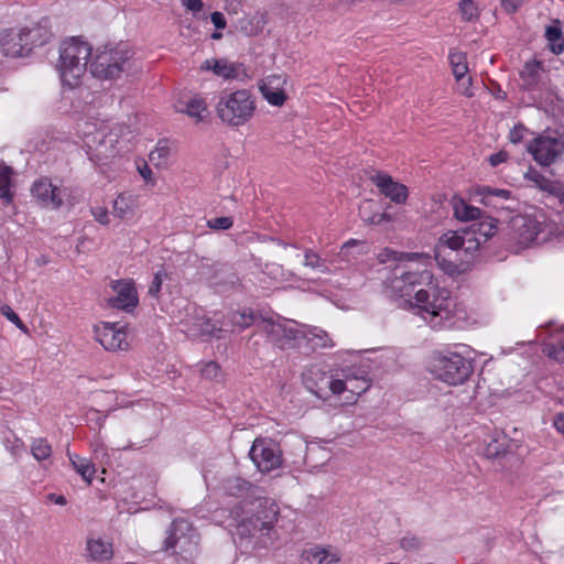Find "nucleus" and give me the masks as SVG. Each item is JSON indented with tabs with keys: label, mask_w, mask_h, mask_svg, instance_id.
Wrapping results in <instances>:
<instances>
[{
	"label": "nucleus",
	"mask_w": 564,
	"mask_h": 564,
	"mask_svg": "<svg viewBox=\"0 0 564 564\" xmlns=\"http://www.w3.org/2000/svg\"><path fill=\"white\" fill-rule=\"evenodd\" d=\"M200 70H235L232 66H229L225 61H209L206 59L202 66Z\"/></svg>",
	"instance_id": "nucleus-52"
},
{
	"label": "nucleus",
	"mask_w": 564,
	"mask_h": 564,
	"mask_svg": "<svg viewBox=\"0 0 564 564\" xmlns=\"http://www.w3.org/2000/svg\"><path fill=\"white\" fill-rule=\"evenodd\" d=\"M3 445H4L6 449L8 452H10V454L12 456H14L15 458L20 457L25 451V445H24L23 441L18 437H13L12 440L7 437L3 441Z\"/></svg>",
	"instance_id": "nucleus-46"
},
{
	"label": "nucleus",
	"mask_w": 564,
	"mask_h": 564,
	"mask_svg": "<svg viewBox=\"0 0 564 564\" xmlns=\"http://www.w3.org/2000/svg\"><path fill=\"white\" fill-rule=\"evenodd\" d=\"M335 346L334 340L329 334L317 326L301 325V348L303 347L307 351H316L319 349L333 348Z\"/></svg>",
	"instance_id": "nucleus-19"
},
{
	"label": "nucleus",
	"mask_w": 564,
	"mask_h": 564,
	"mask_svg": "<svg viewBox=\"0 0 564 564\" xmlns=\"http://www.w3.org/2000/svg\"><path fill=\"white\" fill-rule=\"evenodd\" d=\"M452 204L454 216L460 221H476L484 214L480 208L469 205L462 198H454Z\"/></svg>",
	"instance_id": "nucleus-29"
},
{
	"label": "nucleus",
	"mask_w": 564,
	"mask_h": 564,
	"mask_svg": "<svg viewBox=\"0 0 564 564\" xmlns=\"http://www.w3.org/2000/svg\"><path fill=\"white\" fill-rule=\"evenodd\" d=\"M456 80V89L459 94L471 97L475 94L473 77L470 73H454Z\"/></svg>",
	"instance_id": "nucleus-40"
},
{
	"label": "nucleus",
	"mask_w": 564,
	"mask_h": 564,
	"mask_svg": "<svg viewBox=\"0 0 564 564\" xmlns=\"http://www.w3.org/2000/svg\"><path fill=\"white\" fill-rule=\"evenodd\" d=\"M511 226L512 238L520 248L546 242L556 232L555 224L549 221L543 214L518 215L512 218Z\"/></svg>",
	"instance_id": "nucleus-6"
},
{
	"label": "nucleus",
	"mask_w": 564,
	"mask_h": 564,
	"mask_svg": "<svg viewBox=\"0 0 564 564\" xmlns=\"http://www.w3.org/2000/svg\"><path fill=\"white\" fill-rule=\"evenodd\" d=\"M110 286L115 295L108 299L111 308L132 312L139 304L138 292L132 280H115Z\"/></svg>",
	"instance_id": "nucleus-14"
},
{
	"label": "nucleus",
	"mask_w": 564,
	"mask_h": 564,
	"mask_svg": "<svg viewBox=\"0 0 564 564\" xmlns=\"http://www.w3.org/2000/svg\"><path fill=\"white\" fill-rule=\"evenodd\" d=\"M200 372H202V376L205 378H208V379L216 378L219 373V366L214 361H209L204 365Z\"/></svg>",
	"instance_id": "nucleus-57"
},
{
	"label": "nucleus",
	"mask_w": 564,
	"mask_h": 564,
	"mask_svg": "<svg viewBox=\"0 0 564 564\" xmlns=\"http://www.w3.org/2000/svg\"><path fill=\"white\" fill-rule=\"evenodd\" d=\"M184 332L189 336L214 335L219 330L207 317L204 315L194 316L192 319L183 322Z\"/></svg>",
	"instance_id": "nucleus-28"
},
{
	"label": "nucleus",
	"mask_w": 564,
	"mask_h": 564,
	"mask_svg": "<svg viewBox=\"0 0 564 564\" xmlns=\"http://www.w3.org/2000/svg\"><path fill=\"white\" fill-rule=\"evenodd\" d=\"M364 246V242L357 239H350L346 241L340 250L332 256V259H336V265H341L344 268V264H349L352 259L356 258L357 254H360L361 252H355L356 248H361Z\"/></svg>",
	"instance_id": "nucleus-32"
},
{
	"label": "nucleus",
	"mask_w": 564,
	"mask_h": 564,
	"mask_svg": "<svg viewBox=\"0 0 564 564\" xmlns=\"http://www.w3.org/2000/svg\"><path fill=\"white\" fill-rule=\"evenodd\" d=\"M163 283V276L161 272H156L153 276L151 285L149 286V294L152 296H158Z\"/></svg>",
	"instance_id": "nucleus-58"
},
{
	"label": "nucleus",
	"mask_w": 564,
	"mask_h": 564,
	"mask_svg": "<svg viewBox=\"0 0 564 564\" xmlns=\"http://www.w3.org/2000/svg\"><path fill=\"white\" fill-rule=\"evenodd\" d=\"M73 468L82 476V478L89 485L95 476V465L85 457L77 454L67 453Z\"/></svg>",
	"instance_id": "nucleus-31"
},
{
	"label": "nucleus",
	"mask_w": 564,
	"mask_h": 564,
	"mask_svg": "<svg viewBox=\"0 0 564 564\" xmlns=\"http://www.w3.org/2000/svg\"><path fill=\"white\" fill-rule=\"evenodd\" d=\"M0 312L11 323H13L17 327H19L22 330L26 329L25 325L23 324V322L21 321L19 315L9 305L1 306Z\"/></svg>",
	"instance_id": "nucleus-53"
},
{
	"label": "nucleus",
	"mask_w": 564,
	"mask_h": 564,
	"mask_svg": "<svg viewBox=\"0 0 564 564\" xmlns=\"http://www.w3.org/2000/svg\"><path fill=\"white\" fill-rule=\"evenodd\" d=\"M166 534L167 535L163 541L161 550L170 554L178 553L176 550L177 546L180 547L181 553L187 552L189 550L187 544H191L195 538V533L191 524L182 519L173 520L166 531Z\"/></svg>",
	"instance_id": "nucleus-13"
},
{
	"label": "nucleus",
	"mask_w": 564,
	"mask_h": 564,
	"mask_svg": "<svg viewBox=\"0 0 564 564\" xmlns=\"http://www.w3.org/2000/svg\"><path fill=\"white\" fill-rule=\"evenodd\" d=\"M303 382L306 389L318 399L327 400L332 394V383L335 377L328 376L318 366H311L303 373Z\"/></svg>",
	"instance_id": "nucleus-15"
},
{
	"label": "nucleus",
	"mask_w": 564,
	"mask_h": 564,
	"mask_svg": "<svg viewBox=\"0 0 564 564\" xmlns=\"http://www.w3.org/2000/svg\"><path fill=\"white\" fill-rule=\"evenodd\" d=\"M509 155L506 151H499L489 156L488 161L491 166H498L501 163H505L508 160Z\"/></svg>",
	"instance_id": "nucleus-59"
},
{
	"label": "nucleus",
	"mask_w": 564,
	"mask_h": 564,
	"mask_svg": "<svg viewBox=\"0 0 564 564\" xmlns=\"http://www.w3.org/2000/svg\"><path fill=\"white\" fill-rule=\"evenodd\" d=\"M338 376L340 377L335 378V380H345L346 382L357 380L359 377H361L360 379L370 378L368 367L364 365L345 366L340 369Z\"/></svg>",
	"instance_id": "nucleus-38"
},
{
	"label": "nucleus",
	"mask_w": 564,
	"mask_h": 564,
	"mask_svg": "<svg viewBox=\"0 0 564 564\" xmlns=\"http://www.w3.org/2000/svg\"><path fill=\"white\" fill-rule=\"evenodd\" d=\"M61 82L64 87L74 89L82 83V75L79 73H61Z\"/></svg>",
	"instance_id": "nucleus-50"
},
{
	"label": "nucleus",
	"mask_w": 564,
	"mask_h": 564,
	"mask_svg": "<svg viewBox=\"0 0 564 564\" xmlns=\"http://www.w3.org/2000/svg\"><path fill=\"white\" fill-rule=\"evenodd\" d=\"M459 12L466 21H471L478 17V8L473 0H462L459 2Z\"/></svg>",
	"instance_id": "nucleus-44"
},
{
	"label": "nucleus",
	"mask_w": 564,
	"mask_h": 564,
	"mask_svg": "<svg viewBox=\"0 0 564 564\" xmlns=\"http://www.w3.org/2000/svg\"><path fill=\"white\" fill-rule=\"evenodd\" d=\"M336 262L337 260L332 259V256L328 258H323L319 253L311 248H306L304 250L303 265L319 273L330 274L335 271L343 270V267L336 265Z\"/></svg>",
	"instance_id": "nucleus-24"
},
{
	"label": "nucleus",
	"mask_w": 564,
	"mask_h": 564,
	"mask_svg": "<svg viewBox=\"0 0 564 564\" xmlns=\"http://www.w3.org/2000/svg\"><path fill=\"white\" fill-rule=\"evenodd\" d=\"M132 55L133 53L127 43H119L109 52L97 55V61H99L101 70H111L112 68L122 70L124 63L129 62Z\"/></svg>",
	"instance_id": "nucleus-22"
},
{
	"label": "nucleus",
	"mask_w": 564,
	"mask_h": 564,
	"mask_svg": "<svg viewBox=\"0 0 564 564\" xmlns=\"http://www.w3.org/2000/svg\"><path fill=\"white\" fill-rule=\"evenodd\" d=\"M12 175L13 170L7 165H0V198L10 203L12 199Z\"/></svg>",
	"instance_id": "nucleus-37"
},
{
	"label": "nucleus",
	"mask_w": 564,
	"mask_h": 564,
	"mask_svg": "<svg viewBox=\"0 0 564 564\" xmlns=\"http://www.w3.org/2000/svg\"><path fill=\"white\" fill-rule=\"evenodd\" d=\"M182 6L186 11L197 17L203 11V0H181Z\"/></svg>",
	"instance_id": "nucleus-56"
},
{
	"label": "nucleus",
	"mask_w": 564,
	"mask_h": 564,
	"mask_svg": "<svg viewBox=\"0 0 564 564\" xmlns=\"http://www.w3.org/2000/svg\"><path fill=\"white\" fill-rule=\"evenodd\" d=\"M379 259L381 262H384L388 259L393 260H406V261H420L422 264L427 265L431 263L432 259L429 254L425 253H403L401 257H398V253L392 250L386 249L383 252L379 254Z\"/></svg>",
	"instance_id": "nucleus-35"
},
{
	"label": "nucleus",
	"mask_w": 564,
	"mask_h": 564,
	"mask_svg": "<svg viewBox=\"0 0 564 564\" xmlns=\"http://www.w3.org/2000/svg\"><path fill=\"white\" fill-rule=\"evenodd\" d=\"M0 52L11 58L26 57L30 48L24 43L20 30L9 29L0 32Z\"/></svg>",
	"instance_id": "nucleus-20"
},
{
	"label": "nucleus",
	"mask_w": 564,
	"mask_h": 564,
	"mask_svg": "<svg viewBox=\"0 0 564 564\" xmlns=\"http://www.w3.org/2000/svg\"><path fill=\"white\" fill-rule=\"evenodd\" d=\"M524 177L540 189L547 191L551 186L550 181L534 169H530L524 174Z\"/></svg>",
	"instance_id": "nucleus-42"
},
{
	"label": "nucleus",
	"mask_w": 564,
	"mask_h": 564,
	"mask_svg": "<svg viewBox=\"0 0 564 564\" xmlns=\"http://www.w3.org/2000/svg\"><path fill=\"white\" fill-rule=\"evenodd\" d=\"M175 110L193 119L196 124L206 123L210 115L206 99L198 94L178 99Z\"/></svg>",
	"instance_id": "nucleus-17"
},
{
	"label": "nucleus",
	"mask_w": 564,
	"mask_h": 564,
	"mask_svg": "<svg viewBox=\"0 0 564 564\" xmlns=\"http://www.w3.org/2000/svg\"><path fill=\"white\" fill-rule=\"evenodd\" d=\"M545 39L551 51L555 54L564 52V37L560 26L549 25L545 30Z\"/></svg>",
	"instance_id": "nucleus-36"
},
{
	"label": "nucleus",
	"mask_w": 564,
	"mask_h": 564,
	"mask_svg": "<svg viewBox=\"0 0 564 564\" xmlns=\"http://www.w3.org/2000/svg\"><path fill=\"white\" fill-rule=\"evenodd\" d=\"M210 21L216 29H225L227 24L225 15L218 11H215L210 14Z\"/></svg>",
	"instance_id": "nucleus-60"
},
{
	"label": "nucleus",
	"mask_w": 564,
	"mask_h": 564,
	"mask_svg": "<svg viewBox=\"0 0 564 564\" xmlns=\"http://www.w3.org/2000/svg\"><path fill=\"white\" fill-rule=\"evenodd\" d=\"M453 70H469L466 55L462 52H452L448 56Z\"/></svg>",
	"instance_id": "nucleus-48"
},
{
	"label": "nucleus",
	"mask_w": 564,
	"mask_h": 564,
	"mask_svg": "<svg viewBox=\"0 0 564 564\" xmlns=\"http://www.w3.org/2000/svg\"><path fill=\"white\" fill-rule=\"evenodd\" d=\"M31 193L44 207L57 209L63 205L62 189L54 186L47 177L35 181L32 185Z\"/></svg>",
	"instance_id": "nucleus-16"
},
{
	"label": "nucleus",
	"mask_w": 564,
	"mask_h": 564,
	"mask_svg": "<svg viewBox=\"0 0 564 564\" xmlns=\"http://www.w3.org/2000/svg\"><path fill=\"white\" fill-rule=\"evenodd\" d=\"M90 213L96 221L100 225H108L110 223L108 209L104 206L91 207Z\"/></svg>",
	"instance_id": "nucleus-55"
},
{
	"label": "nucleus",
	"mask_w": 564,
	"mask_h": 564,
	"mask_svg": "<svg viewBox=\"0 0 564 564\" xmlns=\"http://www.w3.org/2000/svg\"><path fill=\"white\" fill-rule=\"evenodd\" d=\"M416 286L411 301L413 308L431 328L441 330L448 327L453 319L451 292L441 286L433 273L427 270L403 271L394 275L390 288L399 296L409 295Z\"/></svg>",
	"instance_id": "nucleus-1"
},
{
	"label": "nucleus",
	"mask_w": 564,
	"mask_h": 564,
	"mask_svg": "<svg viewBox=\"0 0 564 564\" xmlns=\"http://www.w3.org/2000/svg\"><path fill=\"white\" fill-rule=\"evenodd\" d=\"M86 552L94 562H107L113 556L112 543L101 538H90L86 542Z\"/></svg>",
	"instance_id": "nucleus-26"
},
{
	"label": "nucleus",
	"mask_w": 564,
	"mask_h": 564,
	"mask_svg": "<svg viewBox=\"0 0 564 564\" xmlns=\"http://www.w3.org/2000/svg\"><path fill=\"white\" fill-rule=\"evenodd\" d=\"M553 426L564 436V413H557L554 416Z\"/></svg>",
	"instance_id": "nucleus-62"
},
{
	"label": "nucleus",
	"mask_w": 564,
	"mask_h": 564,
	"mask_svg": "<svg viewBox=\"0 0 564 564\" xmlns=\"http://www.w3.org/2000/svg\"><path fill=\"white\" fill-rule=\"evenodd\" d=\"M262 98L273 107H282L289 99L293 85L285 73L271 74L258 83Z\"/></svg>",
	"instance_id": "nucleus-10"
},
{
	"label": "nucleus",
	"mask_w": 564,
	"mask_h": 564,
	"mask_svg": "<svg viewBox=\"0 0 564 564\" xmlns=\"http://www.w3.org/2000/svg\"><path fill=\"white\" fill-rule=\"evenodd\" d=\"M527 132H528V129L523 124H521V123L516 124L509 131V137H508L509 141L513 144H518L524 139Z\"/></svg>",
	"instance_id": "nucleus-54"
},
{
	"label": "nucleus",
	"mask_w": 564,
	"mask_h": 564,
	"mask_svg": "<svg viewBox=\"0 0 564 564\" xmlns=\"http://www.w3.org/2000/svg\"><path fill=\"white\" fill-rule=\"evenodd\" d=\"M96 340L108 351H127L130 348L126 326L119 323L100 322L94 326Z\"/></svg>",
	"instance_id": "nucleus-11"
},
{
	"label": "nucleus",
	"mask_w": 564,
	"mask_h": 564,
	"mask_svg": "<svg viewBox=\"0 0 564 564\" xmlns=\"http://www.w3.org/2000/svg\"><path fill=\"white\" fill-rule=\"evenodd\" d=\"M234 220L231 217H216L207 220V226L213 230H227L231 228Z\"/></svg>",
	"instance_id": "nucleus-49"
},
{
	"label": "nucleus",
	"mask_w": 564,
	"mask_h": 564,
	"mask_svg": "<svg viewBox=\"0 0 564 564\" xmlns=\"http://www.w3.org/2000/svg\"><path fill=\"white\" fill-rule=\"evenodd\" d=\"M371 207V202H366L360 207V214L365 221L372 225H379L383 221L390 220V217L387 214H375L372 216H366V209Z\"/></svg>",
	"instance_id": "nucleus-47"
},
{
	"label": "nucleus",
	"mask_w": 564,
	"mask_h": 564,
	"mask_svg": "<svg viewBox=\"0 0 564 564\" xmlns=\"http://www.w3.org/2000/svg\"><path fill=\"white\" fill-rule=\"evenodd\" d=\"M77 127L86 153L93 162L104 165L118 154V134L109 126L84 120Z\"/></svg>",
	"instance_id": "nucleus-4"
},
{
	"label": "nucleus",
	"mask_w": 564,
	"mask_h": 564,
	"mask_svg": "<svg viewBox=\"0 0 564 564\" xmlns=\"http://www.w3.org/2000/svg\"><path fill=\"white\" fill-rule=\"evenodd\" d=\"M48 500L56 503V505H59V506H65L67 503V500L64 496L62 495H56V494H50L47 496Z\"/></svg>",
	"instance_id": "nucleus-63"
},
{
	"label": "nucleus",
	"mask_w": 564,
	"mask_h": 564,
	"mask_svg": "<svg viewBox=\"0 0 564 564\" xmlns=\"http://www.w3.org/2000/svg\"><path fill=\"white\" fill-rule=\"evenodd\" d=\"M424 546L422 539L406 534L400 540V547L406 552H419Z\"/></svg>",
	"instance_id": "nucleus-41"
},
{
	"label": "nucleus",
	"mask_w": 564,
	"mask_h": 564,
	"mask_svg": "<svg viewBox=\"0 0 564 564\" xmlns=\"http://www.w3.org/2000/svg\"><path fill=\"white\" fill-rule=\"evenodd\" d=\"M219 121L231 129L249 123L257 113V97L246 88L223 91L215 106Z\"/></svg>",
	"instance_id": "nucleus-3"
},
{
	"label": "nucleus",
	"mask_w": 564,
	"mask_h": 564,
	"mask_svg": "<svg viewBox=\"0 0 564 564\" xmlns=\"http://www.w3.org/2000/svg\"><path fill=\"white\" fill-rule=\"evenodd\" d=\"M550 357L560 362H564V328L560 333V338L556 344H551L546 348Z\"/></svg>",
	"instance_id": "nucleus-43"
},
{
	"label": "nucleus",
	"mask_w": 564,
	"mask_h": 564,
	"mask_svg": "<svg viewBox=\"0 0 564 564\" xmlns=\"http://www.w3.org/2000/svg\"><path fill=\"white\" fill-rule=\"evenodd\" d=\"M137 208V202L133 195L119 194L112 204L113 216L120 219H127L133 216Z\"/></svg>",
	"instance_id": "nucleus-30"
},
{
	"label": "nucleus",
	"mask_w": 564,
	"mask_h": 564,
	"mask_svg": "<svg viewBox=\"0 0 564 564\" xmlns=\"http://www.w3.org/2000/svg\"><path fill=\"white\" fill-rule=\"evenodd\" d=\"M534 161L543 166L553 164L564 151V141L557 137L539 135L528 145Z\"/></svg>",
	"instance_id": "nucleus-12"
},
{
	"label": "nucleus",
	"mask_w": 564,
	"mask_h": 564,
	"mask_svg": "<svg viewBox=\"0 0 564 564\" xmlns=\"http://www.w3.org/2000/svg\"><path fill=\"white\" fill-rule=\"evenodd\" d=\"M429 371L434 378L457 386L473 373V360L456 351H435L430 358Z\"/></svg>",
	"instance_id": "nucleus-5"
},
{
	"label": "nucleus",
	"mask_w": 564,
	"mask_h": 564,
	"mask_svg": "<svg viewBox=\"0 0 564 564\" xmlns=\"http://www.w3.org/2000/svg\"><path fill=\"white\" fill-rule=\"evenodd\" d=\"M20 30L22 39L30 48V53L34 47L43 46L51 41L53 33L51 30V23L47 18H42L37 22H33L30 25H25Z\"/></svg>",
	"instance_id": "nucleus-18"
},
{
	"label": "nucleus",
	"mask_w": 564,
	"mask_h": 564,
	"mask_svg": "<svg viewBox=\"0 0 564 564\" xmlns=\"http://www.w3.org/2000/svg\"><path fill=\"white\" fill-rule=\"evenodd\" d=\"M507 437H492L484 447V455L487 458H497L507 452Z\"/></svg>",
	"instance_id": "nucleus-39"
},
{
	"label": "nucleus",
	"mask_w": 564,
	"mask_h": 564,
	"mask_svg": "<svg viewBox=\"0 0 564 564\" xmlns=\"http://www.w3.org/2000/svg\"><path fill=\"white\" fill-rule=\"evenodd\" d=\"M112 74L113 73H108V72H105V73H91L93 77H96L98 79H112Z\"/></svg>",
	"instance_id": "nucleus-64"
},
{
	"label": "nucleus",
	"mask_w": 564,
	"mask_h": 564,
	"mask_svg": "<svg viewBox=\"0 0 564 564\" xmlns=\"http://www.w3.org/2000/svg\"><path fill=\"white\" fill-rule=\"evenodd\" d=\"M479 249L476 241L466 229L443 234L434 248L435 260L449 274L464 271L475 259Z\"/></svg>",
	"instance_id": "nucleus-2"
},
{
	"label": "nucleus",
	"mask_w": 564,
	"mask_h": 564,
	"mask_svg": "<svg viewBox=\"0 0 564 564\" xmlns=\"http://www.w3.org/2000/svg\"><path fill=\"white\" fill-rule=\"evenodd\" d=\"M371 386V379H357L346 382L345 380H335L332 383V394L339 395L347 392L346 402L352 404L357 401V398L366 392Z\"/></svg>",
	"instance_id": "nucleus-23"
},
{
	"label": "nucleus",
	"mask_w": 564,
	"mask_h": 564,
	"mask_svg": "<svg viewBox=\"0 0 564 564\" xmlns=\"http://www.w3.org/2000/svg\"><path fill=\"white\" fill-rule=\"evenodd\" d=\"M249 456L261 473H270L282 465L279 444L268 437H257L249 451Z\"/></svg>",
	"instance_id": "nucleus-9"
},
{
	"label": "nucleus",
	"mask_w": 564,
	"mask_h": 564,
	"mask_svg": "<svg viewBox=\"0 0 564 564\" xmlns=\"http://www.w3.org/2000/svg\"><path fill=\"white\" fill-rule=\"evenodd\" d=\"M301 325L294 321L268 318L262 319L259 329L281 349L301 348Z\"/></svg>",
	"instance_id": "nucleus-8"
},
{
	"label": "nucleus",
	"mask_w": 564,
	"mask_h": 564,
	"mask_svg": "<svg viewBox=\"0 0 564 564\" xmlns=\"http://www.w3.org/2000/svg\"><path fill=\"white\" fill-rule=\"evenodd\" d=\"M466 231L470 232V236L474 237L480 246L496 234L497 219L484 213L481 218L474 221L468 228H466Z\"/></svg>",
	"instance_id": "nucleus-25"
},
{
	"label": "nucleus",
	"mask_w": 564,
	"mask_h": 564,
	"mask_svg": "<svg viewBox=\"0 0 564 564\" xmlns=\"http://www.w3.org/2000/svg\"><path fill=\"white\" fill-rule=\"evenodd\" d=\"M171 156V148L165 141H160L149 154L150 162L156 167H165Z\"/></svg>",
	"instance_id": "nucleus-34"
},
{
	"label": "nucleus",
	"mask_w": 564,
	"mask_h": 564,
	"mask_svg": "<svg viewBox=\"0 0 564 564\" xmlns=\"http://www.w3.org/2000/svg\"><path fill=\"white\" fill-rule=\"evenodd\" d=\"M95 64H97L95 70H98L99 61L97 57L94 59L93 47L88 42L77 36L61 42L58 70H87Z\"/></svg>",
	"instance_id": "nucleus-7"
},
{
	"label": "nucleus",
	"mask_w": 564,
	"mask_h": 564,
	"mask_svg": "<svg viewBox=\"0 0 564 564\" xmlns=\"http://www.w3.org/2000/svg\"><path fill=\"white\" fill-rule=\"evenodd\" d=\"M253 322L254 315L252 312H236L231 315V323L241 329L251 326Z\"/></svg>",
	"instance_id": "nucleus-45"
},
{
	"label": "nucleus",
	"mask_w": 564,
	"mask_h": 564,
	"mask_svg": "<svg viewBox=\"0 0 564 564\" xmlns=\"http://www.w3.org/2000/svg\"><path fill=\"white\" fill-rule=\"evenodd\" d=\"M500 1H501V6L508 13H513L520 8L523 0H500Z\"/></svg>",
	"instance_id": "nucleus-61"
},
{
	"label": "nucleus",
	"mask_w": 564,
	"mask_h": 564,
	"mask_svg": "<svg viewBox=\"0 0 564 564\" xmlns=\"http://www.w3.org/2000/svg\"><path fill=\"white\" fill-rule=\"evenodd\" d=\"M480 194L484 196V199H488L490 197H499L501 199H509L511 196V192L508 189L494 188L490 186H486L481 189Z\"/></svg>",
	"instance_id": "nucleus-51"
},
{
	"label": "nucleus",
	"mask_w": 564,
	"mask_h": 564,
	"mask_svg": "<svg viewBox=\"0 0 564 564\" xmlns=\"http://www.w3.org/2000/svg\"><path fill=\"white\" fill-rule=\"evenodd\" d=\"M30 451L32 456L39 463H45L50 460L52 456V446L44 437L33 438L31 442Z\"/></svg>",
	"instance_id": "nucleus-33"
},
{
	"label": "nucleus",
	"mask_w": 564,
	"mask_h": 564,
	"mask_svg": "<svg viewBox=\"0 0 564 564\" xmlns=\"http://www.w3.org/2000/svg\"><path fill=\"white\" fill-rule=\"evenodd\" d=\"M372 182L379 188L380 193L390 198L395 204H404L408 198V187L386 173H377L372 176Z\"/></svg>",
	"instance_id": "nucleus-21"
},
{
	"label": "nucleus",
	"mask_w": 564,
	"mask_h": 564,
	"mask_svg": "<svg viewBox=\"0 0 564 564\" xmlns=\"http://www.w3.org/2000/svg\"><path fill=\"white\" fill-rule=\"evenodd\" d=\"M302 557L307 564H334L340 561L337 552L319 546L304 551Z\"/></svg>",
	"instance_id": "nucleus-27"
}]
</instances>
